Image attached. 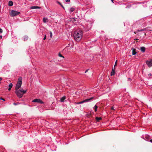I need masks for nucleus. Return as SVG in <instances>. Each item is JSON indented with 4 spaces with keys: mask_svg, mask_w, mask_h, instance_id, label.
<instances>
[{
    "mask_svg": "<svg viewBox=\"0 0 152 152\" xmlns=\"http://www.w3.org/2000/svg\"><path fill=\"white\" fill-rule=\"evenodd\" d=\"M11 88H8V90H9V91L10 90H11Z\"/></svg>",
    "mask_w": 152,
    "mask_h": 152,
    "instance_id": "72a5a7b5",
    "label": "nucleus"
},
{
    "mask_svg": "<svg viewBox=\"0 0 152 152\" xmlns=\"http://www.w3.org/2000/svg\"><path fill=\"white\" fill-rule=\"evenodd\" d=\"M46 35H45V36L44 37L43 39V40H45L46 39Z\"/></svg>",
    "mask_w": 152,
    "mask_h": 152,
    "instance_id": "bb28decb",
    "label": "nucleus"
},
{
    "mask_svg": "<svg viewBox=\"0 0 152 152\" xmlns=\"http://www.w3.org/2000/svg\"><path fill=\"white\" fill-rule=\"evenodd\" d=\"M115 68H114V69H112V70L111 73V75L113 76V75L115 73Z\"/></svg>",
    "mask_w": 152,
    "mask_h": 152,
    "instance_id": "9b49d317",
    "label": "nucleus"
},
{
    "mask_svg": "<svg viewBox=\"0 0 152 152\" xmlns=\"http://www.w3.org/2000/svg\"><path fill=\"white\" fill-rule=\"evenodd\" d=\"M32 102H37L38 103H40L41 104H43L44 103L43 102H42L41 100H40L39 99H36L33 100Z\"/></svg>",
    "mask_w": 152,
    "mask_h": 152,
    "instance_id": "423d86ee",
    "label": "nucleus"
},
{
    "mask_svg": "<svg viewBox=\"0 0 152 152\" xmlns=\"http://www.w3.org/2000/svg\"><path fill=\"white\" fill-rule=\"evenodd\" d=\"M89 69H87L85 72V73H86Z\"/></svg>",
    "mask_w": 152,
    "mask_h": 152,
    "instance_id": "c85d7f7f",
    "label": "nucleus"
},
{
    "mask_svg": "<svg viewBox=\"0 0 152 152\" xmlns=\"http://www.w3.org/2000/svg\"><path fill=\"white\" fill-rule=\"evenodd\" d=\"M66 97L65 96H64L62 97L60 99V101L61 102H63L64 100L66 99Z\"/></svg>",
    "mask_w": 152,
    "mask_h": 152,
    "instance_id": "f8f14e48",
    "label": "nucleus"
},
{
    "mask_svg": "<svg viewBox=\"0 0 152 152\" xmlns=\"http://www.w3.org/2000/svg\"><path fill=\"white\" fill-rule=\"evenodd\" d=\"M75 10V8H74L73 7L71 8L70 9V12H73V11H74Z\"/></svg>",
    "mask_w": 152,
    "mask_h": 152,
    "instance_id": "dca6fc26",
    "label": "nucleus"
},
{
    "mask_svg": "<svg viewBox=\"0 0 152 152\" xmlns=\"http://www.w3.org/2000/svg\"><path fill=\"white\" fill-rule=\"evenodd\" d=\"M93 98V97H91V98H89V99H85V100H83V101H81V102H77V104H79L83 103L84 102H88L89 101H90V100H91Z\"/></svg>",
    "mask_w": 152,
    "mask_h": 152,
    "instance_id": "39448f33",
    "label": "nucleus"
},
{
    "mask_svg": "<svg viewBox=\"0 0 152 152\" xmlns=\"http://www.w3.org/2000/svg\"><path fill=\"white\" fill-rule=\"evenodd\" d=\"M76 19H77V18L76 19H75V18H72L71 19V21L72 22H74V21H76Z\"/></svg>",
    "mask_w": 152,
    "mask_h": 152,
    "instance_id": "a211bd4d",
    "label": "nucleus"
},
{
    "mask_svg": "<svg viewBox=\"0 0 152 152\" xmlns=\"http://www.w3.org/2000/svg\"><path fill=\"white\" fill-rule=\"evenodd\" d=\"M22 84V78L20 77L18 79V82L16 84L15 89L18 90L20 88Z\"/></svg>",
    "mask_w": 152,
    "mask_h": 152,
    "instance_id": "7ed1b4c3",
    "label": "nucleus"
},
{
    "mask_svg": "<svg viewBox=\"0 0 152 152\" xmlns=\"http://www.w3.org/2000/svg\"><path fill=\"white\" fill-rule=\"evenodd\" d=\"M140 50L143 53L144 52L145 50V48L144 47H141L140 48Z\"/></svg>",
    "mask_w": 152,
    "mask_h": 152,
    "instance_id": "1a4fd4ad",
    "label": "nucleus"
},
{
    "mask_svg": "<svg viewBox=\"0 0 152 152\" xmlns=\"http://www.w3.org/2000/svg\"><path fill=\"white\" fill-rule=\"evenodd\" d=\"M102 119L101 117H96V119L97 121H99L100 120H101Z\"/></svg>",
    "mask_w": 152,
    "mask_h": 152,
    "instance_id": "2eb2a0df",
    "label": "nucleus"
},
{
    "mask_svg": "<svg viewBox=\"0 0 152 152\" xmlns=\"http://www.w3.org/2000/svg\"><path fill=\"white\" fill-rule=\"evenodd\" d=\"M82 31H75L74 34V37L77 41H80L82 38Z\"/></svg>",
    "mask_w": 152,
    "mask_h": 152,
    "instance_id": "f257e3e1",
    "label": "nucleus"
},
{
    "mask_svg": "<svg viewBox=\"0 0 152 152\" xmlns=\"http://www.w3.org/2000/svg\"><path fill=\"white\" fill-rule=\"evenodd\" d=\"M128 80H129V81H131V79H130L129 78H128Z\"/></svg>",
    "mask_w": 152,
    "mask_h": 152,
    "instance_id": "2f4dec72",
    "label": "nucleus"
},
{
    "mask_svg": "<svg viewBox=\"0 0 152 152\" xmlns=\"http://www.w3.org/2000/svg\"><path fill=\"white\" fill-rule=\"evenodd\" d=\"M97 108H98V106L96 105H95L94 106V110H95V112L96 111L97 109Z\"/></svg>",
    "mask_w": 152,
    "mask_h": 152,
    "instance_id": "6ab92c4d",
    "label": "nucleus"
},
{
    "mask_svg": "<svg viewBox=\"0 0 152 152\" xmlns=\"http://www.w3.org/2000/svg\"><path fill=\"white\" fill-rule=\"evenodd\" d=\"M15 90V93L17 96L19 98H22L23 94L26 92V90H23V89Z\"/></svg>",
    "mask_w": 152,
    "mask_h": 152,
    "instance_id": "f03ea898",
    "label": "nucleus"
},
{
    "mask_svg": "<svg viewBox=\"0 0 152 152\" xmlns=\"http://www.w3.org/2000/svg\"><path fill=\"white\" fill-rule=\"evenodd\" d=\"M3 32V30L1 28H0V33H1Z\"/></svg>",
    "mask_w": 152,
    "mask_h": 152,
    "instance_id": "393cba45",
    "label": "nucleus"
},
{
    "mask_svg": "<svg viewBox=\"0 0 152 152\" xmlns=\"http://www.w3.org/2000/svg\"><path fill=\"white\" fill-rule=\"evenodd\" d=\"M131 50H132V54L135 55L136 54V50L133 48H132Z\"/></svg>",
    "mask_w": 152,
    "mask_h": 152,
    "instance_id": "6e6552de",
    "label": "nucleus"
},
{
    "mask_svg": "<svg viewBox=\"0 0 152 152\" xmlns=\"http://www.w3.org/2000/svg\"><path fill=\"white\" fill-rule=\"evenodd\" d=\"M0 38L1 39L2 38V35H0Z\"/></svg>",
    "mask_w": 152,
    "mask_h": 152,
    "instance_id": "473e14b6",
    "label": "nucleus"
},
{
    "mask_svg": "<svg viewBox=\"0 0 152 152\" xmlns=\"http://www.w3.org/2000/svg\"><path fill=\"white\" fill-rule=\"evenodd\" d=\"M144 30V29H141V30H138V31H143V30Z\"/></svg>",
    "mask_w": 152,
    "mask_h": 152,
    "instance_id": "7c9ffc66",
    "label": "nucleus"
},
{
    "mask_svg": "<svg viewBox=\"0 0 152 152\" xmlns=\"http://www.w3.org/2000/svg\"><path fill=\"white\" fill-rule=\"evenodd\" d=\"M13 5V2L12 1H10L9 2L8 5L10 6H12Z\"/></svg>",
    "mask_w": 152,
    "mask_h": 152,
    "instance_id": "ddd939ff",
    "label": "nucleus"
},
{
    "mask_svg": "<svg viewBox=\"0 0 152 152\" xmlns=\"http://www.w3.org/2000/svg\"><path fill=\"white\" fill-rule=\"evenodd\" d=\"M149 75H150V76H151V74H149Z\"/></svg>",
    "mask_w": 152,
    "mask_h": 152,
    "instance_id": "e433bc0d",
    "label": "nucleus"
},
{
    "mask_svg": "<svg viewBox=\"0 0 152 152\" xmlns=\"http://www.w3.org/2000/svg\"><path fill=\"white\" fill-rule=\"evenodd\" d=\"M0 99L1 100H4V101H5V100L4 99H3V98H0Z\"/></svg>",
    "mask_w": 152,
    "mask_h": 152,
    "instance_id": "c756f323",
    "label": "nucleus"
},
{
    "mask_svg": "<svg viewBox=\"0 0 152 152\" xmlns=\"http://www.w3.org/2000/svg\"><path fill=\"white\" fill-rule=\"evenodd\" d=\"M150 141L152 143V139L151 140H150Z\"/></svg>",
    "mask_w": 152,
    "mask_h": 152,
    "instance_id": "f704fd0d",
    "label": "nucleus"
},
{
    "mask_svg": "<svg viewBox=\"0 0 152 152\" xmlns=\"http://www.w3.org/2000/svg\"><path fill=\"white\" fill-rule=\"evenodd\" d=\"M146 64L149 67H151L152 66V60L151 59L149 61H147Z\"/></svg>",
    "mask_w": 152,
    "mask_h": 152,
    "instance_id": "0eeeda50",
    "label": "nucleus"
},
{
    "mask_svg": "<svg viewBox=\"0 0 152 152\" xmlns=\"http://www.w3.org/2000/svg\"><path fill=\"white\" fill-rule=\"evenodd\" d=\"M12 86H13L12 84V83H10L9 85V88H12Z\"/></svg>",
    "mask_w": 152,
    "mask_h": 152,
    "instance_id": "aec40b11",
    "label": "nucleus"
},
{
    "mask_svg": "<svg viewBox=\"0 0 152 152\" xmlns=\"http://www.w3.org/2000/svg\"><path fill=\"white\" fill-rule=\"evenodd\" d=\"M111 109L112 110H115V109H114V108L113 107H111Z\"/></svg>",
    "mask_w": 152,
    "mask_h": 152,
    "instance_id": "cd10ccee",
    "label": "nucleus"
},
{
    "mask_svg": "<svg viewBox=\"0 0 152 152\" xmlns=\"http://www.w3.org/2000/svg\"><path fill=\"white\" fill-rule=\"evenodd\" d=\"M134 34H136V32H135V31H134Z\"/></svg>",
    "mask_w": 152,
    "mask_h": 152,
    "instance_id": "4c0bfd02",
    "label": "nucleus"
},
{
    "mask_svg": "<svg viewBox=\"0 0 152 152\" xmlns=\"http://www.w3.org/2000/svg\"><path fill=\"white\" fill-rule=\"evenodd\" d=\"M20 13L19 12L12 10L10 13V15L11 16L14 17L18 15Z\"/></svg>",
    "mask_w": 152,
    "mask_h": 152,
    "instance_id": "20e7f679",
    "label": "nucleus"
},
{
    "mask_svg": "<svg viewBox=\"0 0 152 152\" xmlns=\"http://www.w3.org/2000/svg\"><path fill=\"white\" fill-rule=\"evenodd\" d=\"M65 1L66 2H69L70 1V0H65Z\"/></svg>",
    "mask_w": 152,
    "mask_h": 152,
    "instance_id": "a878e982",
    "label": "nucleus"
},
{
    "mask_svg": "<svg viewBox=\"0 0 152 152\" xmlns=\"http://www.w3.org/2000/svg\"><path fill=\"white\" fill-rule=\"evenodd\" d=\"M40 8L41 7H38V6H34L31 7L30 8L31 9H40Z\"/></svg>",
    "mask_w": 152,
    "mask_h": 152,
    "instance_id": "9d476101",
    "label": "nucleus"
},
{
    "mask_svg": "<svg viewBox=\"0 0 152 152\" xmlns=\"http://www.w3.org/2000/svg\"><path fill=\"white\" fill-rule=\"evenodd\" d=\"M43 21L44 23H47L48 22V19L47 18H44L43 19Z\"/></svg>",
    "mask_w": 152,
    "mask_h": 152,
    "instance_id": "4468645a",
    "label": "nucleus"
},
{
    "mask_svg": "<svg viewBox=\"0 0 152 152\" xmlns=\"http://www.w3.org/2000/svg\"><path fill=\"white\" fill-rule=\"evenodd\" d=\"M117 60L115 63V65H114V68H115V66H117Z\"/></svg>",
    "mask_w": 152,
    "mask_h": 152,
    "instance_id": "412c9836",
    "label": "nucleus"
},
{
    "mask_svg": "<svg viewBox=\"0 0 152 152\" xmlns=\"http://www.w3.org/2000/svg\"><path fill=\"white\" fill-rule=\"evenodd\" d=\"M57 3L58 4H59L64 9V7L63 6V5L61 4V3L60 2H59L58 1H57Z\"/></svg>",
    "mask_w": 152,
    "mask_h": 152,
    "instance_id": "f3484780",
    "label": "nucleus"
},
{
    "mask_svg": "<svg viewBox=\"0 0 152 152\" xmlns=\"http://www.w3.org/2000/svg\"><path fill=\"white\" fill-rule=\"evenodd\" d=\"M58 56L60 57H63L64 58V57L60 53H59L58 54Z\"/></svg>",
    "mask_w": 152,
    "mask_h": 152,
    "instance_id": "4be33fe9",
    "label": "nucleus"
},
{
    "mask_svg": "<svg viewBox=\"0 0 152 152\" xmlns=\"http://www.w3.org/2000/svg\"><path fill=\"white\" fill-rule=\"evenodd\" d=\"M19 104V102H17V103H13V104H14L15 105H18V104Z\"/></svg>",
    "mask_w": 152,
    "mask_h": 152,
    "instance_id": "b1692460",
    "label": "nucleus"
},
{
    "mask_svg": "<svg viewBox=\"0 0 152 152\" xmlns=\"http://www.w3.org/2000/svg\"><path fill=\"white\" fill-rule=\"evenodd\" d=\"M111 0L112 2L113 3V1H114V0Z\"/></svg>",
    "mask_w": 152,
    "mask_h": 152,
    "instance_id": "c9c22d12",
    "label": "nucleus"
},
{
    "mask_svg": "<svg viewBox=\"0 0 152 152\" xmlns=\"http://www.w3.org/2000/svg\"><path fill=\"white\" fill-rule=\"evenodd\" d=\"M50 38H52V33L51 31H50Z\"/></svg>",
    "mask_w": 152,
    "mask_h": 152,
    "instance_id": "5701e85b",
    "label": "nucleus"
}]
</instances>
